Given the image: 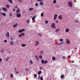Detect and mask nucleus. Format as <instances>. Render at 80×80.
Instances as JSON below:
<instances>
[{
	"mask_svg": "<svg viewBox=\"0 0 80 80\" xmlns=\"http://www.w3.org/2000/svg\"><path fill=\"white\" fill-rule=\"evenodd\" d=\"M68 5L70 7H72V2L71 1H69L68 2Z\"/></svg>",
	"mask_w": 80,
	"mask_h": 80,
	"instance_id": "obj_1",
	"label": "nucleus"
},
{
	"mask_svg": "<svg viewBox=\"0 0 80 80\" xmlns=\"http://www.w3.org/2000/svg\"><path fill=\"white\" fill-rule=\"evenodd\" d=\"M55 25H56L55 23L53 22L52 23L51 27H53V28H56V27L55 26Z\"/></svg>",
	"mask_w": 80,
	"mask_h": 80,
	"instance_id": "obj_2",
	"label": "nucleus"
},
{
	"mask_svg": "<svg viewBox=\"0 0 80 80\" xmlns=\"http://www.w3.org/2000/svg\"><path fill=\"white\" fill-rule=\"evenodd\" d=\"M25 36V33H22L21 34H20L18 35L19 37H23Z\"/></svg>",
	"mask_w": 80,
	"mask_h": 80,
	"instance_id": "obj_3",
	"label": "nucleus"
},
{
	"mask_svg": "<svg viewBox=\"0 0 80 80\" xmlns=\"http://www.w3.org/2000/svg\"><path fill=\"white\" fill-rule=\"evenodd\" d=\"M25 31V29H22L18 31V32L19 33H22V32H24Z\"/></svg>",
	"mask_w": 80,
	"mask_h": 80,
	"instance_id": "obj_4",
	"label": "nucleus"
},
{
	"mask_svg": "<svg viewBox=\"0 0 80 80\" xmlns=\"http://www.w3.org/2000/svg\"><path fill=\"white\" fill-rule=\"evenodd\" d=\"M0 14H1V15H3L4 17H5V16L7 15L6 13L4 12H0Z\"/></svg>",
	"mask_w": 80,
	"mask_h": 80,
	"instance_id": "obj_5",
	"label": "nucleus"
},
{
	"mask_svg": "<svg viewBox=\"0 0 80 80\" xmlns=\"http://www.w3.org/2000/svg\"><path fill=\"white\" fill-rule=\"evenodd\" d=\"M2 9L3 10V11H4V12H7V8H5L2 7Z\"/></svg>",
	"mask_w": 80,
	"mask_h": 80,
	"instance_id": "obj_6",
	"label": "nucleus"
},
{
	"mask_svg": "<svg viewBox=\"0 0 80 80\" xmlns=\"http://www.w3.org/2000/svg\"><path fill=\"white\" fill-rule=\"evenodd\" d=\"M66 40L67 44H70V40H69V39H66Z\"/></svg>",
	"mask_w": 80,
	"mask_h": 80,
	"instance_id": "obj_7",
	"label": "nucleus"
},
{
	"mask_svg": "<svg viewBox=\"0 0 80 80\" xmlns=\"http://www.w3.org/2000/svg\"><path fill=\"white\" fill-rule=\"evenodd\" d=\"M63 43H64V42H62L58 43V46H59V45H63Z\"/></svg>",
	"mask_w": 80,
	"mask_h": 80,
	"instance_id": "obj_8",
	"label": "nucleus"
},
{
	"mask_svg": "<svg viewBox=\"0 0 80 80\" xmlns=\"http://www.w3.org/2000/svg\"><path fill=\"white\" fill-rule=\"evenodd\" d=\"M57 17H58V15H57V14H55L54 16V20H56Z\"/></svg>",
	"mask_w": 80,
	"mask_h": 80,
	"instance_id": "obj_9",
	"label": "nucleus"
},
{
	"mask_svg": "<svg viewBox=\"0 0 80 80\" xmlns=\"http://www.w3.org/2000/svg\"><path fill=\"white\" fill-rule=\"evenodd\" d=\"M39 44V42L37 41H36V44L35 45V46H37V45H38Z\"/></svg>",
	"mask_w": 80,
	"mask_h": 80,
	"instance_id": "obj_10",
	"label": "nucleus"
},
{
	"mask_svg": "<svg viewBox=\"0 0 80 80\" xmlns=\"http://www.w3.org/2000/svg\"><path fill=\"white\" fill-rule=\"evenodd\" d=\"M58 18L59 19H60L61 20H62V15H60L58 17Z\"/></svg>",
	"mask_w": 80,
	"mask_h": 80,
	"instance_id": "obj_11",
	"label": "nucleus"
},
{
	"mask_svg": "<svg viewBox=\"0 0 80 80\" xmlns=\"http://www.w3.org/2000/svg\"><path fill=\"white\" fill-rule=\"evenodd\" d=\"M16 12L17 13H20V10H19V9H17Z\"/></svg>",
	"mask_w": 80,
	"mask_h": 80,
	"instance_id": "obj_12",
	"label": "nucleus"
},
{
	"mask_svg": "<svg viewBox=\"0 0 80 80\" xmlns=\"http://www.w3.org/2000/svg\"><path fill=\"white\" fill-rule=\"evenodd\" d=\"M18 25V24L16 23L15 25H13V28H15V27H16Z\"/></svg>",
	"mask_w": 80,
	"mask_h": 80,
	"instance_id": "obj_13",
	"label": "nucleus"
},
{
	"mask_svg": "<svg viewBox=\"0 0 80 80\" xmlns=\"http://www.w3.org/2000/svg\"><path fill=\"white\" fill-rule=\"evenodd\" d=\"M21 17V14H18L17 15V17Z\"/></svg>",
	"mask_w": 80,
	"mask_h": 80,
	"instance_id": "obj_14",
	"label": "nucleus"
},
{
	"mask_svg": "<svg viewBox=\"0 0 80 80\" xmlns=\"http://www.w3.org/2000/svg\"><path fill=\"white\" fill-rule=\"evenodd\" d=\"M13 43H14V42L13 41H12L10 42V44L11 45H13Z\"/></svg>",
	"mask_w": 80,
	"mask_h": 80,
	"instance_id": "obj_15",
	"label": "nucleus"
},
{
	"mask_svg": "<svg viewBox=\"0 0 80 80\" xmlns=\"http://www.w3.org/2000/svg\"><path fill=\"white\" fill-rule=\"evenodd\" d=\"M33 10V8H29L28 10L29 11H32V10Z\"/></svg>",
	"mask_w": 80,
	"mask_h": 80,
	"instance_id": "obj_16",
	"label": "nucleus"
},
{
	"mask_svg": "<svg viewBox=\"0 0 80 80\" xmlns=\"http://www.w3.org/2000/svg\"><path fill=\"white\" fill-rule=\"evenodd\" d=\"M6 36L8 37H9V32H8L6 33Z\"/></svg>",
	"mask_w": 80,
	"mask_h": 80,
	"instance_id": "obj_17",
	"label": "nucleus"
},
{
	"mask_svg": "<svg viewBox=\"0 0 80 80\" xmlns=\"http://www.w3.org/2000/svg\"><path fill=\"white\" fill-rule=\"evenodd\" d=\"M65 31L66 32H69V29L68 28H67L65 30Z\"/></svg>",
	"mask_w": 80,
	"mask_h": 80,
	"instance_id": "obj_18",
	"label": "nucleus"
},
{
	"mask_svg": "<svg viewBox=\"0 0 80 80\" xmlns=\"http://www.w3.org/2000/svg\"><path fill=\"white\" fill-rule=\"evenodd\" d=\"M35 17H36V16H34L32 18V20L33 21H34L35 20Z\"/></svg>",
	"mask_w": 80,
	"mask_h": 80,
	"instance_id": "obj_19",
	"label": "nucleus"
},
{
	"mask_svg": "<svg viewBox=\"0 0 80 80\" xmlns=\"http://www.w3.org/2000/svg\"><path fill=\"white\" fill-rule=\"evenodd\" d=\"M35 57L36 58V60H38V56H35Z\"/></svg>",
	"mask_w": 80,
	"mask_h": 80,
	"instance_id": "obj_20",
	"label": "nucleus"
},
{
	"mask_svg": "<svg viewBox=\"0 0 80 80\" xmlns=\"http://www.w3.org/2000/svg\"><path fill=\"white\" fill-rule=\"evenodd\" d=\"M59 30H60V29H56V30L55 31V32H56V33H57V32H58V31H59Z\"/></svg>",
	"mask_w": 80,
	"mask_h": 80,
	"instance_id": "obj_21",
	"label": "nucleus"
},
{
	"mask_svg": "<svg viewBox=\"0 0 80 80\" xmlns=\"http://www.w3.org/2000/svg\"><path fill=\"white\" fill-rule=\"evenodd\" d=\"M8 0L11 3H13V2H12V0Z\"/></svg>",
	"mask_w": 80,
	"mask_h": 80,
	"instance_id": "obj_22",
	"label": "nucleus"
},
{
	"mask_svg": "<svg viewBox=\"0 0 80 80\" xmlns=\"http://www.w3.org/2000/svg\"><path fill=\"white\" fill-rule=\"evenodd\" d=\"M40 5H43V2H40Z\"/></svg>",
	"mask_w": 80,
	"mask_h": 80,
	"instance_id": "obj_23",
	"label": "nucleus"
},
{
	"mask_svg": "<svg viewBox=\"0 0 80 80\" xmlns=\"http://www.w3.org/2000/svg\"><path fill=\"white\" fill-rule=\"evenodd\" d=\"M41 73H42V71H40L38 72V75H40L41 74Z\"/></svg>",
	"mask_w": 80,
	"mask_h": 80,
	"instance_id": "obj_24",
	"label": "nucleus"
},
{
	"mask_svg": "<svg viewBox=\"0 0 80 80\" xmlns=\"http://www.w3.org/2000/svg\"><path fill=\"white\" fill-rule=\"evenodd\" d=\"M22 47H26V44H23L22 45Z\"/></svg>",
	"mask_w": 80,
	"mask_h": 80,
	"instance_id": "obj_25",
	"label": "nucleus"
},
{
	"mask_svg": "<svg viewBox=\"0 0 80 80\" xmlns=\"http://www.w3.org/2000/svg\"><path fill=\"white\" fill-rule=\"evenodd\" d=\"M39 58L40 59H42V58H43V57H42V56L40 55L39 56Z\"/></svg>",
	"mask_w": 80,
	"mask_h": 80,
	"instance_id": "obj_26",
	"label": "nucleus"
},
{
	"mask_svg": "<svg viewBox=\"0 0 80 80\" xmlns=\"http://www.w3.org/2000/svg\"><path fill=\"white\" fill-rule=\"evenodd\" d=\"M44 63L45 64H46V63H48V61L47 60L45 61Z\"/></svg>",
	"mask_w": 80,
	"mask_h": 80,
	"instance_id": "obj_27",
	"label": "nucleus"
},
{
	"mask_svg": "<svg viewBox=\"0 0 80 80\" xmlns=\"http://www.w3.org/2000/svg\"><path fill=\"white\" fill-rule=\"evenodd\" d=\"M52 60H55V57H52Z\"/></svg>",
	"mask_w": 80,
	"mask_h": 80,
	"instance_id": "obj_28",
	"label": "nucleus"
},
{
	"mask_svg": "<svg viewBox=\"0 0 80 80\" xmlns=\"http://www.w3.org/2000/svg\"><path fill=\"white\" fill-rule=\"evenodd\" d=\"M40 53H41V54H43V51L41 50L40 52Z\"/></svg>",
	"mask_w": 80,
	"mask_h": 80,
	"instance_id": "obj_29",
	"label": "nucleus"
},
{
	"mask_svg": "<svg viewBox=\"0 0 80 80\" xmlns=\"http://www.w3.org/2000/svg\"><path fill=\"white\" fill-rule=\"evenodd\" d=\"M9 57L7 58L6 59V61L7 62V61H8V60L9 59Z\"/></svg>",
	"mask_w": 80,
	"mask_h": 80,
	"instance_id": "obj_30",
	"label": "nucleus"
},
{
	"mask_svg": "<svg viewBox=\"0 0 80 80\" xmlns=\"http://www.w3.org/2000/svg\"><path fill=\"white\" fill-rule=\"evenodd\" d=\"M6 7L7 8H10V6H9V5H6Z\"/></svg>",
	"mask_w": 80,
	"mask_h": 80,
	"instance_id": "obj_31",
	"label": "nucleus"
},
{
	"mask_svg": "<svg viewBox=\"0 0 80 80\" xmlns=\"http://www.w3.org/2000/svg\"><path fill=\"white\" fill-rule=\"evenodd\" d=\"M57 3V1L56 0H54L53 1V3Z\"/></svg>",
	"mask_w": 80,
	"mask_h": 80,
	"instance_id": "obj_32",
	"label": "nucleus"
},
{
	"mask_svg": "<svg viewBox=\"0 0 80 80\" xmlns=\"http://www.w3.org/2000/svg\"><path fill=\"white\" fill-rule=\"evenodd\" d=\"M45 23L46 24H47L48 23V20H46L45 21Z\"/></svg>",
	"mask_w": 80,
	"mask_h": 80,
	"instance_id": "obj_33",
	"label": "nucleus"
},
{
	"mask_svg": "<svg viewBox=\"0 0 80 80\" xmlns=\"http://www.w3.org/2000/svg\"><path fill=\"white\" fill-rule=\"evenodd\" d=\"M64 77V75H61V78H63Z\"/></svg>",
	"mask_w": 80,
	"mask_h": 80,
	"instance_id": "obj_34",
	"label": "nucleus"
},
{
	"mask_svg": "<svg viewBox=\"0 0 80 80\" xmlns=\"http://www.w3.org/2000/svg\"><path fill=\"white\" fill-rule=\"evenodd\" d=\"M44 60L43 59L41 61L42 63H44Z\"/></svg>",
	"mask_w": 80,
	"mask_h": 80,
	"instance_id": "obj_35",
	"label": "nucleus"
},
{
	"mask_svg": "<svg viewBox=\"0 0 80 80\" xmlns=\"http://www.w3.org/2000/svg\"><path fill=\"white\" fill-rule=\"evenodd\" d=\"M35 5L36 7H38V4L36 3L35 4Z\"/></svg>",
	"mask_w": 80,
	"mask_h": 80,
	"instance_id": "obj_36",
	"label": "nucleus"
},
{
	"mask_svg": "<svg viewBox=\"0 0 80 80\" xmlns=\"http://www.w3.org/2000/svg\"><path fill=\"white\" fill-rule=\"evenodd\" d=\"M59 40L60 42H62V41H63V40L62 39H60Z\"/></svg>",
	"mask_w": 80,
	"mask_h": 80,
	"instance_id": "obj_37",
	"label": "nucleus"
},
{
	"mask_svg": "<svg viewBox=\"0 0 80 80\" xmlns=\"http://www.w3.org/2000/svg\"><path fill=\"white\" fill-rule=\"evenodd\" d=\"M30 62L31 64H33V61H32L30 60Z\"/></svg>",
	"mask_w": 80,
	"mask_h": 80,
	"instance_id": "obj_38",
	"label": "nucleus"
},
{
	"mask_svg": "<svg viewBox=\"0 0 80 80\" xmlns=\"http://www.w3.org/2000/svg\"><path fill=\"white\" fill-rule=\"evenodd\" d=\"M41 17H43V13H42L41 14Z\"/></svg>",
	"mask_w": 80,
	"mask_h": 80,
	"instance_id": "obj_39",
	"label": "nucleus"
},
{
	"mask_svg": "<svg viewBox=\"0 0 80 80\" xmlns=\"http://www.w3.org/2000/svg\"><path fill=\"white\" fill-rule=\"evenodd\" d=\"M26 22L28 23H30V21L28 20H27Z\"/></svg>",
	"mask_w": 80,
	"mask_h": 80,
	"instance_id": "obj_40",
	"label": "nucleus"
},
{
	"mask_svg": "<svg viewBox=\"0 0 80 80\" xmlns=\"http://www.w3.org/2000/svg\"><path fill=\"white\" fill-rule=\"evenodd\" d=\"M11 76L12 78H13V74H11Z\"/></svg>",
	"mask_w": 80,
	"mask_h": 80,
	"instance_id": "obj_41",
	"label": "nucleus"
},
{
	"mask_svg": "<svg viewBox=\"0 0 80 80\" xmlns=\"http://www.w3.org/2000/svg\"><path fill=\"white\" fill-rule=\"evenodd\" d=\"M11 38V40H13V38H12V36H11L10 37Z\"/></svg>",
	"mask_w": 80,
	"mask_h": 80,
	"instance_id": "obj_42",
	"label": "nucleus"
},
{
	"mask_svg": "<svg viewBox=\"0 0 80 80\" xmlns=\"http://www.w3.org/2000/svg\"><path fill=\"white\" fill-rule=\"evenodd\" d=\"M18 8V6H15L14 8H15V9H17Z\"/></svg>",
	"mask_w": 80,
	"mask_h": 80,
	"instance_id": "obj_43",
	"label": "nucleus"
},
{
	"mask_svg": "<svg viewBox=\"0 0 80 80\" xmlns=\"http://www.w3.org/2000/svg\"><path fill=\"white\" fill-rule=\"evenodd\" d=\"M18 1H19V2H20V3H22V0H18Z\"/></svg>",
	"mask_w": 80,
	"mask_h": 80,
	"instance_id": "obj_44",
	"label": "nucleus"
},
{
	"mask_svg": "<svg viewBox=\"0 0 80 80\" xmlns=\"http://www.w3.org/2000/svg\"><path fill=\"white\" fill-rule=\"evenodd\" d=\"M40 79L41 80H43V78H42V77H40Z\"/></svg>",
	"mask_w": 80,
	"mask_h": 80,
	"instance_id": "obj_45",
	"label": "nucleus"
},
{
	"mask_svg": "<svg viewBox=\"0 0 80 80\" xmlns=\"http://www.w3.org/2000/svg\"><path fill=\"white\" fill-rule=\"evenodd\" d=\"M75 22H78V21L77 20H75Z\"/></svg>",
	"mask_w": 80,
	"mask_h": 80,
	"instance_id": "obj_46",
	"label": "nucleus"
},
{
	"mask_svg": "<svg viewBox=\"0 0 80 80\" xmlns=\"http://www.w3.org/2000/svg\"><path fill=\"white\" fill-rule=\"evenodd\" d=\"M2 61V58H0V62H1Z\"/></svg>",
	"mask_w": 80,
	"mask_h": 80,
	"instance_id": "obj_47",
	"label": "nucleus"
},
{
	"mask_svg": "<svg viewBox=\"0 0 80 80\" xmlns=\"http://www.w3.org/2000/svg\"><path fill=\"white\" fill-rule=\"evenodd\" d=\"M4 42H5V43H7V40H4Z\"/></svg>",
	"mask_w": 80,
	"mask_h": 80,
	"instance_id": "obj_48",
	"label": "nucleus"
},
{
	"mask_svg": "<svg viewBox=\"0 0 80 80\" xmlns=\"http://www.w3.org/2000/svg\"><path fill=\"white\" fill-rule=\"evenodd\" d=\"M39 69H40V70H42V67H40V68H39Z\"/></svg>",
	"mask_w": 80,
	"mask_h": 80,
	"instance_id": "obj_49",
	"label": "nucleus"
},
{
	"mask_svg": "<svg viewBox=\"0 0 80 80\" xmlns=\"http://www.w3.org/2000/svg\"><path fill=\"white\" fill-rule=\"evenodd\" d=\"M34 77H37V75L36 74H34Z\"/></svg>",
	"mask_w": 80,
	"mask_h": 80,
	"instance_id": "obj_50",
	"label": "nucleus"
},
{
	"mask_svg": "<svg viewBox=\"0 0 80 80\" xmlns=\"http://www.w3.org/2000/svg\"><path fill=\"white\" fill-rule=\"evenodd\" d=\"M38 2H42V0H38Z\"/></svg>",
	"mask_w": 80,
	"mask_h": 80,
	"instance_id": "obj_51",
	"label": "nucleus"
},
{
	"mask_svg": "<svg viewBox=\"0 0 80 80\" xmlns=\"http://www.w3.org/2000/svg\"><path fill=\"white\" fill-rule=\"evenodd\" d=\"M26 70H27V71H28V70H29V69L26 68Z\"/></svg>",
	"mask_w": 80,
	"mask_h": 80,
	"instance_id": "obj_52",
	"label": "nucleus"
},
{
	"mask_svg": "<svg viewBox=\"0 0 80 80\" xmlns=\"http://www.w3.org/2000/svg\"><path fill=\"white\" fill-rule=\"evenodd\" d=\"M38 35H40V36H42V34L40 33H38Z\"/></svg>",
	"mask_w": 80,
	"mask_h": 80,
	"instance_id": "obj_53",
	"label": "nucleus"
},
{
	"mask_svg": "<svg viewBox=\"0 0 80 80\" xmlns=\"http://www.w3.org/2000/svg\"><path fill=\"white\" fill-rule=\"evenodd\" d=\"M16 69H17V68H14V70H15V71H16Z\"/></svg>",
	"mask_w": 80,
	"mask_h": 80,
	"instance_id": "obj_54",
	"label": "nucleus"
},
{
	"mask_svg": "<svg viewBox=\"0 0 80 80\" xmlns=\"http://www.w3.org/2000/svg\"><path fill=\"white\" fill-rule=\"evenodd\" d=\"M15 72H16V73L17 74H18V72L17 71H15Z\"/></svg>",
	"mask_w": 80,
	"mask_h": 80,
	"instance_id": "obj_55",
	"label": "nucleus"
},
{
	"mask_svg": "<svg viewBox=\"0 0 80 80\" xmlns=\"http://www.w3.org/2000/svg\"><path fill=\"white\" fill-rule=\"evenodd\" d=\"M65 58V56H63V57H62V58L63 59H64V58Z\"/></svg>",
	"mask_w": 80,
	"mask_h": 80,
	"instance_id": "obj_56",
	"label": "nucleus"
},
{
	"mask_svg": "<svg viewBox=\"0 0 80 80\" xmlns=\"http://www.w3.org/2000/svg\"><path fill=\"white\" fill-rule=\"evenodd\" d=\"M10 16H11V17H12V13H10Z\"/></svg>",
	"mask_w": 80,
	"mask_h": 80,
	"instance_id": "obj_57",
	"label": "nucleus"
},
{
	"mask_svg": "<svg viewBox=\"0 0 80 80\" xmlns=\"http://www.w3.org/2000/svg\"><path fill=\"white\" fill-rule=\"evenodd\" d=\"M72 63H74V61L72 60Z\"/></svg>",
	"mask_w": 80,
	"mask_h": 80,
	"instance_id": "obj_58",
	"label": "nucleus"
},
{
	"mask_svg": "<svg viewBox=\"0 0 80 80\" xmlns=\"http://www.w3.org/2000/svg\"><path fill=\"white\" fill-rule=\"evenodd\" d=\"M1 53H3V51H1Z\"/></svg>",
	"mask_w": 80,
	"mask_h": 80,
	"instance_id": "obj_59",
	"label": "nucleus"
},
{
	"mask_svg": "<svg viewBox=\"0 0 80 80\" xmlns=\"http://www.w3.org/2000/svg\"><path fill=\"white\" fill-rule=\"evenodd\" d=\"M55 22H56V23H58V22L57 21H55Z\"/></svg>",
	"mask_w": 80,
	"mask_h": 80,
	"instance_id": "obj_60",
	"label": "nucleus"
},
{
	"mask_svg": "<svg viewBox=\"0 0 80 80\" xmlns=\"http://www.w3.org/2000/svg\"><path fill=\"white\" fill-rule=\"evenodd\" d=\"M68 58H70V56H68Z\"/></svg>",
	"mask_w": 80,
	"mask_h": 80,
	"instance_id": "obj_61",
	"label": "nucleus"
},
{
	"mask_svg": "<svg viewBox=\"0 0 80 80\" xmlns=\"http://www.w3.org/2000/svg\"><path fill=\"white\" fill-rule=\"evenodd\" d=\"M13 10L14 11V12H15V9H13Z\"/></svg>",
	"mask_w": 80,
	"mask_h": 80,
	"instance_id": "obj_62",
	"label": "nucleus"
},
{
	"mask_svg": "<svg viewBox=\"0 0 80 80\" xmlns=\"http://www.w3.org/2000/svg\"><path fill=\"white\" fill-rule=\"evenodd\" d=\"M38 77V78H40V76H39Z\"/></svg>",
	"mask_w": 80,
	"mask_h": 80,
	"instance_id": "obj_63",
	"label": "nucleus"
},
{
	"mask_svg": "<svg viewBox=\"0 0 80 80\" xmlns=\"http://www.w3.org/2000/svg\"><path fill=\"white\" fill-rule=\"evenodd\" d=\"M39 49V48H38L37 50H38Z\"/></svg>",
	"mask_w": 80,
	"mask_h": 80,
	"instance_id": "obj_64",
	"label": "nucleus"
}]
</instances>
